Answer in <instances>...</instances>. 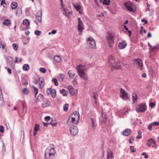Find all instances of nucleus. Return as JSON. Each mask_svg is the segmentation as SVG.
Returning a JSON list of instances; mask_svg holds the SVG:
<instances>
[{"label":"nucleus","instance_id":"obj_28","mask_svg":"<svg viewBox=\"0 0 159 159\" xmlns=\"http://www.w3.org/2000/svg\"><path fill=\"white\" fill-rule=\"evenodd\" d=\"M68 74L71 78H72L75 75V74L71 70L68 71Z\"/></svg>","mask_w":159,"mask_h":159},{"label":"nucleus","instance_id":"obj_54","mask_svg":"<svg viewBox=\"0 0 159 159\" xmlns=\"http://www.w3.org/2000/svg\"><path fill=\"white\" fill-rule=\"evenodd\" d=\"M78 25H84L83 24V22H82V20H81L80 18L79 17L78 18Z\"/></svg>","mask_w":159,"mask_h":159},{"label":"nucleus","instance_id":"obj_55","mask_svg":"<svg viewBox=\"0 0 159 159\" xmlns=\"http://www.w3.org/2000/svg\"><path fill=\"white\" fill-rule=\"evenodd\" d=\"M52 90V89L51 88H48L47 89L46 92L48 94H50L51 93V92Z\"/></svg>","mask_w":159,"mask_h":159},{"label":"nucleus","instance_id":"obj_31","mask_svg":"<svg viewBox=\"0 0 159 159\" xmlns=\"http://www.w3.org/2000/svg\"><path fill=\"white\" fill-rule=\"evenodd\" d=\"M7 63L8 64H11L13 63V58L11 57H8L7 60Z\"/></svg>","mask_w":159,"mask_h":159},{"label":"nucleus","instance_id":"obj_23","mask_svg":"<svg viewBox=\"0 0 159 159\" xmlns=\"http://www.w3.org/2000/svg\"><path fill=\"white\" fill-rule=\"evenodd\" d=\"M73 114L75 116V117L77 119V123H78L80 118V116L79 113L78 112L76 111L74 112Z\"/></svg>","mask_w":159,"mask_h":159},{"label":"nucleus","instance_id":"obj_62","mask_svg":"<svg viewBox=\"0 0 159 159\" xmlns=\"http://www.w3.org/2000/svg\"><path fill=\"white\" fill-rule=\"evenodd\" d=\"M51 117L50 116H47L45 117V120L46 121H48L50 120Z\"/></svg>","mask_w":159,"mask_h":159},{"label":"nucleus","instance_id":"obj_3","mask_svg":"<svg viewBox=\"0 0 159 159\" xmlns=\"http://www.w3.org/2000/svg\"><path fill=\"white\" fill-rule=\"evenodd\" d=\"M124 6L129 11L134 12L136 11V10L133 8L134 5L130 2H125L124 3Z\"/></svg>","mask_w":159,"mask_h":159},{"label":"nucleus","instance_id":"obj_53","mask_svg":"<svg viewBox=\"0 0 159 159\" xmlns=\"http://www.w3.org/2000/svg\"><path fill=\"white\" fill-rule=\"evenodd\" d=\"M152 125L151 123H150L148 127V129L150 131H151L152 129Z\"/></svg>","mask_w":159,"mask_h":159},{"label":"nucleus","instance_id":"obj_13","mask_svg":"<svg viewBox=\"0 0 159 159\" xmlns=\"http://www.w3.org/2000/svg\"><path fill=\"white\" fill-rule=\"evenodd\" d=\"M156 145L155 141L152 138H150L147 141V145L150 147H154Z\"/></svg>","mask_w":159,"mask_h":159},{"label":"nucleus","instance_id":"obj_12","mask_svg":"<svg viewBox=\"0 0 159 159\" xmlns=\"http://www.w3.org/2000/svg\"><path fill=\"white\" fill-rule=\"evenodd\" d=\"M100 120L102 122L104 123V124L106 125V124L107 121L106 114L102 110V115L100 118Z\"/></svg>","mask_w":159,"mask_h":159},{"label":"nucleus","instance_id":"obj_60","mask_svg":"<svg viewBox=\"0 0 159 159\" xmlns=\"http://www.w3.org/2000/svg\"><path fill=\"white\" fill-rule=\"evenodd\" d=\"M141 21L142 22H144V24H143V25L147 24L148 23V21L147 20H145L144 19H142L141 20Z\"/></svg>","mask_w":159,"mask_h":159},{"label":"nucleus","instance_id":"obj_43","mask_svg":"<svg viewBox=\"0 0 159 159\" xmlns=\"http://www.w3.org/2000/svg\"><path fill=\"white\" fill-rule=\"evenodd\" d=\"M12 47L14 49L15 51H16L17 50L18 46V45L16 43H14L12 44Z\"/></svg>","mask_w":159,"mask_h":159},{"label":"nucleus","instance_id":"obj_64","mask_svg":"<svg viewBox=\"0 0 159 159\" xmlns=\"http://www.w3.org/2000/svg\"><path fill=\"white\" fill-rule=\"evenodd\" d=\"M97 94V92H94L93 93V98L95 99L96 100V95Z\"/></svg>","mask_w":159,"mask_h":159},{"label":"nucleus","instance_id":"obj_24","mask_svg":"<svg viewBox=\"0 0 159 159\" xmlns=\"http://www.w3.org/2000/svg\"><path fill=\"white\" fill-rule=\"evenodd\" d=\"M51 103V102L50 101L48 100L46 102H44L42 104V106L43 108H45L48 106H49Z\"/></svg>","mask_w":159,"mask_h":159},{"label":"nucleus","instance_id":"obj_22","mask_svg":"<svg viewBox=\"0 0 159 159\" xmlns=\"http://www.w3.org/2000/svg\"><path fill=\"white\" fill-rule=\"evenodd\" d=\"M68 89H69V91L70 94L73 96H74L75 95V90L71 86H68Z\"/></svg>","mask_w":159,"mask_h":159},{"label":"nucleus","instance_id":"obj_40","mask_svg":"<svg viewBox=\"0 0 159 159\" xmlns=\"http://www.w3.org/2000/svg\"><path fill=\"white\" fill-rule=\"evenodd\" d=\"M91 120L92 122V126L94 129L96 127L94 120L93 118H91Z\"/></svg>","mask_w":159,"mask_h":159},{"label":"nucleus","instance_id":"obj_20","mask_svg":"<svg viewBox=\"0 0 159 159\" xmlns=\"http://www.w3.org/2000/svg\"><path fill=\"white\" fill-rule=\"evenodd\" d=\"M132 99L133 103H134L137 102L138 99V96L137 94L135 93H133L132 94Z\"/></svg>","mask_w":159,"mask_h":159},{"label":"nucleus","instance_id":"obj_45","mask_svg":"<svg viewBox=\"0 0 159 159\" xmlns=\"http://www.w3.org/2000/svg\"><path fill=\"white\" fill-rule=\"evenodd\" d=\"M130 152L132 153L135 152L136 151V149L134 148V146H131L130 147Z\"/></svg>","mask_w":159,"mask_h":159},{"label":"nucleus","instance_id":"obj_10","mask_svg":"<svg viewBox=\"0 0 159 159\" xmlns=\"http://www.w3.org/2000/svg\"><path fill=\"white\" fill-rule=\"evenodd\" d=\"M120 97L123 99L127 100L128 98L127 93L122 88L120 89Z\"/></svg>","mask_w":159,"mask_h":159},{"label":"nucleus","instance_id":"obj_30","mask_svg":"<svg viewBox=\"0 0 159 159\" xmlns=\"http://www.w3.org/2000/svg\"><path fill=\"white\" fill-rule=\"evenodd\" d=\"M29 65L28 64H25L22 67L23 70L25 71L28 70L29 69Z\"/></svg>","mask_w":159,"mask_h":159},{"label":"nucleus","instance_id":"obj_4","mask_svg":"<svg viewBox=\"0 0 159 159\" xmlns=\"http://www.w3.org/2000/svg\"><path fill=\"white\" fill-rule=\"evenodd\" d=\"M107 39L108 46L111 48L114 45V37L111 33H109L107 37Z\"/></svg>","mask_w":159,"mask_h":159},{"label":"nucleus","instance_id":"obj_15","mask_svg":"<svg viewBox=\"0 0 159 159\" xmlns=\"http://www.w3.org/2000/svg\"><path fill=\"white\" fill-rule=\"evenodd\" d=\"M38 82L39 88L42 89L45 84L44 79L42 77H39L38 79Z\"/></svg>","mask_w":159,"mask_h":159},{"label":"nucleus","instance_id":"obj_56","mask_svg":"<svg viewBox=\"0 0 159 159\" xmlns=\"http://www.w3.org/2000/svg\"><path fill=\"white\" fill-rule=\"evenodd\" d=\"M152 125L154 126H157L159 125V121L154 122L152 123H151Z\"/></svg>","mask_w":159,"mask_h":159},{"label":"nucleus","instance_id":"obj_41","mask_svg":"<svg viewBox=\"0 0 159 159\" xmlns=\"http://www.w3.org/2000/svg\"><path fill=\"white\" fill-rule=\"evenodd\" d=\"M29 91V90L26 88L24 89L23 90V93L26 95L28 94Z\"/></svg>","mask_w":159,"mask_h":159},{"label":"nucleus","instance_id":"obj_34","mask_svg":"<svg viewBox=\"0 0 159 159\" xmlns=\"http://www.w3.org/2000/svg\"><path fill=\"white\" fill-rule=\"evenodd\" d=\"M52 98H55L56 94V91L55 89H52L50 94Z\"/></svg>","mask_w":159,"mask_h":159},{"label":"nucleus","instance_id":"obj_35","mask_svg":"<svg viewBox=\"0 0 159 159\" xmlns=\"http://www.w3.org/2000/svg\"><path fill=\"white\" fill-rule=\"evenodd\" d=\"M17 6V3L14 2L11 3V7L12 9H15Z\"/></svg>","mask_w":159,"mask_h":159},{"label":"nucleus","instance_id":"obj_47","mask_svg":"<svg viewBox=\"0 0 159 159\" xmlns=\"http://www.w3.org/2000/svg\"><path fill=\"white\" fill-rule=\"evenodd\" d=\"M4 104V101L3 97H0V106H2Z\"/></svg>","mask_w":159,"mask_h":159},{"label":"nucleus","instance_id":"obj_14","mask_svg":"<svg viewBox=\"0 0 159 159\" xmlns=\"http://www.w3.org/2000/svg\"><path fill=\"white\" fill-rule=\"evenodd\" d=\"M49 149H46L45 153V159H52L54 156L53 153H49Z\"/></svg>","mask_w":159,"mask_h":159},{"label":"nucleus","instance_id":"obj_36","mask_svg":"<svg viewBox=\"0 0 159 159\" xmlns=\"http://www.w3.org/2000/svg\"><path fill=\"white\" fill-rule=\"evenodd\" d=\"M66 90L64 89H62L60 90V93L61 94H62L63 96H66L67 95L66 93Z\"/></svg>","mask_w":159,"mask_h":159},{"label":"nucleus","instance_id":"obj_19","mask_svg":"<svg viewBox=\"0 0 159 159\" xmlns=\"http://www.w3.org/2000/svg\"><path fill=\"white\" fill-rule=\"evenodd\" d=\"M127 43L125 41H123L122 42L119 43L118 46L120 48L122 49L124 48L126 46Z\"/></svg>","mask_w":159,"mask_h":159},{"label":"nucleus","instance_id":"obj_32","mask_svg":"<svg viewBox=\"0 0 159 159\" xmlns=\"http://www.w3.org/2000/svg\"><path fill=\"white\" fill-rule=\"evenodd\" d=\"M73 5L74 7V8L76 9L77 11H80V6L79 4H76L75 5V4H73Z\"/></svg>","mask_w":159,"mask_h":159},{"label":"nucleus","instance_id":"obj_50","mask_svg":"<svg viewBox=\"0 0 159 159\" xmlns=\"http://www.w3.org/2000/svg\"><path fill=\"white\" fill-rule=\"evenodd\" d=\"M39 71L42 73H44L46 72L47 70L45 68L41 67L40 68Z\"/></svg>","mask_w":159,"mask_h":159},{"label":"nucleus","instance_id":"obj_49","mask_svg":"<svg viewBox=\"0 0 159 159\" xmlns=\"http://www.w3.org/2000/svg\"><path fill=\"white\" fill-rule=\"evenodd\" d=\"M16 14H20L22 13V9L20 8H17L16 11Z\"/></svg>","mask_w":159,"mask_h":159},{"label":"nucleus","instance_id":"obj_9","mask_svg":"<svg viewBox=\"0 0 159 159\" xmlns=\"http://www.w3.org/2000/svg\"><path fill=\"white\" fill-rule=\"evenodd\" d=\"M70 116L69 117L67 121V124L69 126H70L72 124H77L78 123L77 122V121L75 122V119L76 117H71Z\"/></svg>","mask_w":159,"mask_h":159},{"label":"nucleus","instance_id":"obj_48","mask_svg":"<svg viewBox=\"0 0 159 159\" xmlns=\"http://www.w3.org/2000/svg\"><path fill=\"white\" fill-rule=\"evenodd\" d=\"M52 81L54 82V84L56 86H57L58 85V83L57 82V80L55 78H53L52 79Z\"/></svg>","mask_w":159,"mask_h":159},{"label":"nucleus","instance_id":"obj_39","mask_svg":"<svg viewBox=\"0 0 159 159\" xmlns=\"http://www.w3.org/2000/svg\"><path fill=\"white\" fill-rule=\"evenodd\" d=\"M39 129V125L37 124H35V126L34 128V131H38Z\"/></svg>","mask_w":159,"mask_h":159},{"label":"nucleus","instance_id":"obj_6","mask_svg":"<svg viewBox=\"0 0 159 159\" xmlns=\"http://www.w3.org/2000/svg\"><path fill=\"white\" fill-rule=\"evenodd\" d=\"M70 134L73 136H76L78 133V129L77 127L75 125H72L70 129Z\"/></svg>","mask_w":159,"mask_h":159},{"label":"nucleus","instance_id":"obj_21","mask_svg":"<svg viewBox=\"0 0 159 159\" xmlns=\"http://www.w3.org/2000/svg\"><path fill=\"white\" fill-rule=\"evenodd\" d=\"M130 130L129 129H127L123 131L122 133V134L124 135L127 136L130 134Z\"/></svg>","mask_w":159,"mask_h":159},{"label":"nucleus","instance_id":"obj_16","mask_svg":"<svg viewBox=\"0 0 159 159\" xmlns=\"http://www.w3.org/2000/svg\"><path fill=\"white\" fill-rule=\"evenodd\" d=\"M113 158L114 156L112 151L108 148L107 151V159H113Z\"/></svg>","mask_w":159,"mask_h":159},{"label":"nucleus","instance_id":"obj_29","mask_svg":"<svg viewBox=\"0 0 159 159\" xmlns=\"http://www.w3.org/2000/svg\"><path fill=\"white\" fill-rule=\"evenodd\" d=\"M10 23V21L9 19L5 20L3 23V25L5 26H8Z\"/></svg>","mask_w":159,"mask_h":159},{"label":"nucleus","instance_id":"obj_27","mask_svg":"<svg viewBox=\"0 0 159 159\" xmlns=\"http://www.w3.org/2000/svg\"><path fill=\"white\" fill-rule=\"evenodd\" d=\"M57 122L55 120H52L51 122H49V124L51 125L52 126L54 127L56 126Z\"/></svg>","mask_w":159,"mask_h":159},{"label":"nucleus","instance_id":"obj_7","mask_svg":"<svg viewBox=\"0 0 159 159\" xmlns=\"http://www.w3.org/2000/svg\"><path fill=\"white\" fill-rule=\"evenodd\" d=\"M89 44V46L91 48H95L96 47V43L94 39L91 37L87 39Z\"/></svg>","mask_w":159,"mask_h":159},{"label":"nucleus","instance_id":"obj_46","mask_svg":"<svg viewBox=\"0 0 159 159\" xmlns=\"http://www.w3.org/2000/svg\"><path fill=\"white\" fill-rule=\"evenodd\" d=\"M47 56L48 58L50 59H52L53 57L52 55L49 52H48L47 53Z\"/></svg>","mask_w":159,"mask_h":159},{"label":"nucleus","instance_id":"obj_52","mask_svg":"<svg viewBox=\"0 0 159 159\" xmlns=\"http://www.w3.org/2000/svg\"><path fill=\"white\" fill-rule=\"evenodd\" d=\"M41 33V32L39 30H36L34 32V34L37 36H39Z\"/></svg>","mask_w":159,"mask_h":159},{"label":"nucleus","instance_id":"obj_57","mask_svg":"<svg viewBox=\"0 0 159 159\" xmlns=\"http://www.w3.org/2000/svg\"><path fill=\"white\" fill-rule=\"evenodd\" d=\"M155 103L153 102H150V104H149V106L152 108H153L154 106H155Z\"/></svg>","mask_w":159,"mask_h":159},{"label":"nucleus","instance_id":"obj_58","mask_svg":"<svg viewBox=\"0 0 159 159\" xmlns=\"http://www.w3.org/2000/svg\"><path fill=\"white\" fill-rule=\"evenodd\" d=\"M5 68L7 70V71L9 74H11L12 73L11 70L9 68L7 67H5Z\"/></svg>","mask_w":159,"mask_h":159},{"label":"nucleus","instance_id":"obj_37","mask_svg":"<svg viewBox=\"0 0 159 159\" xmlns=\"http://www.w3.org/2000/svg\"><path fill=\"white\" fill-rule=\"evenodd\" d=\"M69 104L68 103L65 104L63 106V109L64 111L66 112L68 110Z\"/></svg>","mask_w":159,"mask_h":159},{"label":"nucleus","instance_id":"obj_63","mask_svg":"<svg viewBox=\"0 0 159 159\" xmlns=\"http://www.w3.org/2000/svg\"><path fill=\"white\" fill-rule=\"evenodd\" d=\"M159 48L158 46H156L154 47L152 49V51H154L155 49H158Z\"/></svg>","mask_w":159,"mask_h":159},{"label":"nucleus","instance_id":"obj_33","mask_svg":"<svg viewBox=\"0 0 159 159\" xmlns=\"http://www.w3.org/2000/svg\"><path fill=\"white\" fill-rule=\"evenodd\" d=\"M43 99V95L41 93L39 94L37 98V99L39 101H42Z\"/></svg>","mask_w":159,"mask_h":159},{"label":"nucleus","instance_id":"obj_61","mask_svg":"<svg viewBox=\"0 0 159 159\" xmlns=\"http://www.w3.org/2000/svg\"><path fill=\"white\" fill-rule=\"evenodd\" d=\"M141 154L142 155L144 156V157L145 158H148V156L147 154L145 152H143Z\"/></svg>","mask_w":159,"mask_h":159},{"label":"nucleus","instance_id":"obj_18","mask_svg":"<svg viewBox=\"0 0 159 159\" xmlns=\"http://www.w3.org/2000/svg\"><path fill=\"white\" fill-rule=\"evenodd\" d=\"M54 145L53 144H51L49 147L47 148V149H49V153H53V155L54 156L55 152L54 150V147H53Z\"/></svg>","mask_w":159,"mask_h":159},{"label":"nucleus","instance_id":"obj_17","mask_svg":"<svg viewBox=\"0 0 159 159\" xmlns=\"http://www.w3.org/2000/svg\"><path fill=\"white\" fill-rule=\"evenodd\" d=\"M42 11H39L36 15V17L39 22L42 21Z\"/></svg>","mask_w":159,"mask_h":159},{"label":"nucleus","instance_id":"obj_2","mask_svg":"<svg viewBox=\"0 0 159 159\" xmlns=\"http://www.w3.org/2000/svg\"><path fill=\"white\" fill-rule=\"evenodd\" d=\"M85 67L81 64L77 66V70L78 73L80 77L83 79L86 80L87 79V76L84 72Z\"/></svg>","mask_w":159,"mask_h":159},{"label":"nucleus","instance_id":"obj_1","mask_svg":"<svg viewBox=\"0 0 159 159\" xmlns=\"http://www.w3.org/2000/svg\"><path fill=\"white\" fill-rule=\"evenodd\" d=\"M109 65L112 68L115 69L120 68L121 67L120 62V61H116L114 57L112 55L110 56L109 58Z\"/></svg>","mask_w":159,"mask_h":159},{"label":"nucleus","instance_id":"obj_51","mask_svg":"<svg viewBox=\"0 0 159 159\" xmlns=\"http://www.w3.org/2000/svg\"><path fill=\"white\" fill-rule=\"evenodd\" d=\"M59 78L60 79L61 81H63L64 78V75L62 74H60L59 75Z\"/></svg>","mask_w":159,"mask_h":159},{"label":"nucleus","instance_id":"obj_59","mask_svg":"<svg viewBox=\"0 0 159 159\" xmlns=\"http://www.w3.org/2000/svg\"><path fill=\"white\" fill-rule=\"evenodd\" d=\"M0 131L1 133H3L4 132V128L2 125L0 126Z\"/></svg>","mask_w":159,"mask_h":159},{"label":"nucleus","instance_id":"obj_26","mask_svg":"<svg viewBox=\"0 0 159 159\" xmlns=\"http://www.w3.org/2000/svg\"><path fill=\"white\" fill-rule=\"evenodd\" d=\"M84 29L83 25H78L77 26V29L78 32L80 34L82 32V30Z\"/></svg>","mask_w":159,"mask_h":159},{"label":"nucleus","instance_id":"obj_11","mask_svg":"<svg viewBox=\"0 0 159 159\" xmlns=\"http://www.w3.org/2000/svg\"><path fill=\"white\" fill-rule=\"evenodd\" d=\"M134 65H137V67L139 68H140L141 70H142L143 64L142 61L139 59H135L134 62Z\"/></svg>","mask_w":159,"mask_h":159},{"label":"nucleus","instance_id":"obj_25","mask_svg":"<svg viewBox=\"0 0 159 159\" xmlns=\"http://www.w3.org/2000/svg\"><path fill=\"white\" fill-rule=\"evenodd\" d=\"M54 60L56 62L59 63L61 61V57L58 55H57L54 57Z\"/></svg>","mask_w":159,"mask_h":159},{"label":"nucleus","instance_id":"obj_5","mask_svg":"<svg viewBox=\"0 0 159 159\" xmlns=\"http://www.w3.org/2000/svg\"><path fill=\"white\" fill-rule=\"evenodd\" d=\"M136 110L138 112H143L146 110V107L145 103H142L137 107Z\"/></svg>","mask_w":159,"mask_h":159},{"label":"nucleus","instance_id":"obj_42","mask_svg":"<svg viewBox=\"0 0 159 159\" xmlns=\"http://www.w3.org/2000/svg\"><path fill=\"white\" fill-rule=\"evenodd\" d=\"M23 25H25L27 26L29 25L30 22L29 21V20L27 19H26L23 20Z\"/></svg>","mask_w":159,"mask_h":159},{"label":"nucleus","instance_id":"obj_44","mask_svg":"<svg viewBox=\"0 0 159 159\" xmlns=\"http://www.w3.org/2000/svg\"><path fill=\"white\" fill-rule=\"evenodd\" d=\"M110 3V0H104L103 4L104 5H108Z\"/></svg>","mask_w":159,"mask_h":159},{"label":"nucleus","instance_id":"obj_38","mask_svg":"<svg viewBox=\"0 0 159 159\" xmlns=\"http://www.w3.org/2000/svg\"><path fill=\"white\" fill-rule=\"evenodd\" d=\"M70 12L68 11L67 9H64L63 10V14L65 15L66 16L68 17V14L70 13Z\"/></svg>","mask_w":159,"mask_h":159},{"label":"nucleus","instance_id":"obj_8","mask_svg":"<svg viewBox=\"0 0 159 159\" xmlns=\"http://www.w3.org/2000/svg\"><path fill=\"white\" fill-rule=\"evenodd\" d=\"M89 44V46L91 48H95L96 47V43L94 39L91 37L87 39Z\"/></svg>","mask_w":159,"mask_h":159}]
</instances>
